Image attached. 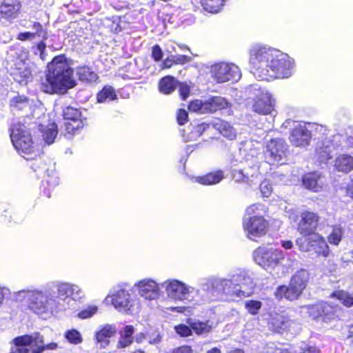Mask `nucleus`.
I'll list each match as a JSON object with an SVG mask.
<instances>
[{
	"label": "nucleus",
	"instance_id": "40",
	"mask_svg": "<svg viewBox=\"0 0 353 353\" xmlns=\"http://www.w3.org/2000/svg\"><path fill=\"white\" fill-rule=\"evenodd\" d=\"M190 327L192 331L193 330L198 335L208 333L211 330V326L206 322H192L190 323Z\"/></svg>",
	"mask_w": 353,
	"mask_h": 353
},
{
	"label": "nucleus",
	"instance_id": "50",
	"mask_svg": "<svg viewBox=\"0 0 353 353\" xmlns=\"http://www.w3.org/2000/svg\"><path fill=\"white\" fill-rule=\"evenodd\" d=\"M163 56V51L159 44H155L152 47L151 57L155 62L160 61Z\"/></svg>",
	"mask_w": 353,
	"mask_h": 353
},
{
	"label": "nucleus",
	"instance_id": "2",
	"mask_svg": "<svg viewBox=\"0 0 353 353\" xmlns=\"http://www.w3.org/2000/svg\"><path fill=\"white\" fill-rule=\"evenodd\" d=\"M10 130L12 143L18 153L26 159H32L37 149L30 130L23 123L17 122Z\"/></svg>",
	"mask_w": 353,
	"mask_h": 353
},
{
	"label": "nucleus",
	"instance_id": "17",
	"mask_svg": "<svg viewBox=\"0 0 353 353\" xmlns=\"http://www.w3.org/2000/svg\"><path fill=\"white\" fill-rule=\"evenodd\" d=\"M59 184V177L56 172L51 170L50 173L43 176L40 185V196L50 198L51 192Z\"/></svg>",
	"mask_w": 353,
	"mask_h": 353
},
{
	"label": "nucleus",
	"instance_id": "58",
	"mask_svg": "<svg viewBox=\"0 0 353 353\" xmlns=\"http://www.w3.org/2000/svg\"><path fill=\"white\" fill-rule=\"evenodd\" d=\"M134 332V328L133 325H128L123 327V333L121 334V335L123 336L127 337V338L133 339L132 334H133Z\"/></svg>",
	"mask_w": 353,
	"mask_h": 353
},
{
	"label": "nucleus",
	"instance_id": "3",
	"mask_svg": "<svg viewBox=\"0 0 353 353\" xmlns=\"http://www.w3.org/2000/svg\"><path fill=\"white\" fill-rule=\"evenodd\" d=\"M276 50L262 46H254L250 51V65L252 72L261 80L266 77L268 69L272 62Z\"/></svg>",
	"mask_w": 353,
	"mask_h": 353
},
{
	"label": "nucleus",
	"instance_id": "27",
	"mask_svg": "<svg viewBox=\"0 0 353 353\" xmlns=\"http://www.w3.org/2000/svg\"><path fill=\"white\" fill-rule=\"evenodd\" d=\"M319 176L316 172H307L302 176V184L307 190L319 192L322 187L319 183Z\"/></svg>",
	"mask_w": 353,
	"mask_h": 353
},
{
	"label": "nucleus",
	"instance_id": "34",
	"mask_svg": "<svg viewBox=\"0 0 353 353\" xmlns=\"http://www.w3.org/2000/svg\"><path fill=\"white\" fill-rule=\"evenodd\" d=\"M226 0H200L203 10L210 13H218L225 6Z\"/></svg>",
	"mask_w": 353,
	"mask_h": 353
},
{
	"label": "nucleus",
	"instance_id": "48",
	"mask_svg": "<svg viewBox=\"0 0 353 353\" xmlns=\"http://www.w3.org/2000/svg\"><path fill=\"white\" fill-rule=\"evenodd\" d=\"M316 154L321 161H325L332 159L330 150L327 149V147L325 148L323 147L317 148L316 149Z\"/></svg>",
	"mask_w": 353,
	"mask_h": 353
},
{
	"label": "nucleus",
	"instance_id": "12",
	"mask_svg": "<svg viewBox=\"0 0 353 353\" xmlns=\"http://www.w3.org/2000/svg\"><path fill=\"white\" fill-rule=\"evenodd\" d=\"M19 294H22L28 307L34 313L40 314L46 311L47 299L42 292L37 290H23L19 292Z\"/></svg>",
	"mask_w": 353,
	"mask_h": 353
},
{
	"label": "nucleus",
	"instance_id": "22",
	"mask_svg": "<svg viewBox=\"0 0 353 353\" xmlns=\"http://www.w3.org/2000/svg\"><path fill=\"white\" fill-rule=\"evenodd\" d=\"M238 284L234 283L230 280H223L220 283V286L223 294L226 296V299L232 300L234 297H245L246 294L244 291L238 289Z\"/></svg>",
	"mask_w": 353,
	"mask_h": 353
},
{
	"label": "nucleus",
	"instance_id": "7",
	"mask_svg": "<svg viewBox=\"0 0 353 353\" xmlns=\"http://www.w3.org/2000/svg\"><path fill=\"white\" fill-rule=\"evenodd\" d=\"M309 316L314 320H321L325 323L332 322L339 319L341 310L339 305L327 301H320L306 305Z\"/></svg>",
	"mask_w": 353,
	"mask_h": 353
},
{
	"label": "nucleus",
	"instance_id": "64",
	"mask_svg": "<svg viewBox=\"0 0 353 353\" xmlns=\"http://www.w3.org/2000/svg\"><path fill=\"white\" fill-rule=\"evenodd\" d=\"M261 193L263 194V196H269L270 192H271V190H270L268 187V185H265V186H261Z\"/></svg>",
	"mask_w": 353,
	"mask_h": 353
},
{
	"label": "nucleus",
	"instance_id": "43",
	"mask_svg": "<svg viewBox=\"0 0 353 353\" xmlns=\"http://www.w3.org/2000/svg\"><path fill=\"white\" fill-rule=\"evenodd\" d=\"M189 111L199 114H205L204 101L200 99L191 101L188 106Z\"/></svg>",
	"mask_w": 353,
	"mask_h": 353
},
{
	"label": "nucleus",
	"instance_id": "49",
	"mask_svg": "<svg viewBox=\"0 0 353 353\" xmlns=\"http://www.w3.org/2000/svg\"><path fill=\"white\" fill-rule=\"evenodd\" d=\"M97 307L95 305L89 306L88 308L82 310L79 312L78 316L81 319H88L91 317L97 312Z\"/></svg>",
	"mask_w": 353,
	"mask_h": 353
},
{
	"label": "nucleus",
	"instance_id": "32",
	"mask_svg": "<svg viewBox=\"0 0 353 353\" xmlns=\"http://www.w3.org/2000/svg\"><path fill=\"white\" fill-rule=\"evenodd\" d=\"M12 77L16 82L21 85H26L31 79L32 72L27 67H19L16 68L13 71Z\"/></svg>",
	"mask_w": 353,
	"mask_h": 353
},
{
	"label": "nucleus",
	"instance_id": "4",
	"mask_svg": "<svg viewBox=\"0 0 353 353\" xmlns=\"http://www.w3.org/2000/svg\"><path fill=\"white\" fill-rule=\"evenodd\" d=\"M309 279L310 273L307 270L301 269L296 271L292 276L288 285H282L276 288V296L290 301L298 299L306 288Z\"/></svg>",
	"mask_w": 353,
	"mask_h": 353
},
{
	"label": "nucleus",
	"instance_id": "54",
	"mask_svg": "<svg viewBox=\"0 0 353 353\" xmlns=\"http://www.w3.org/2000/svg\"><path fill=\"white\" fill-rule=\"evenodd\" d=\"M28 99L26 97L17 96L13 97L10 101V105L14 108H18L20 103H27Z\"/></svg>",
	"mask_w": 353,
	"mask_h": 353
},
{
	"label": "nucleus",
	"instance_id": "63",
	"mask_svg": "<svg viewBox=\"0 0 353 353\" xmlns=\"http://www.w3.org/2000/svg\"><path fill=\"white\" fill-rule=\"evenodd\" d=\"M208 126L209 125L205 123L198 124L195 126L196 132L201 134Z\"/></svg>",
	"mask_w": 353,
	"mask_h": 353
},
{
	"label": "nucleus",
	"instance_id": "39",
	"mask_svg": "<svg viewBox=\"0 0 353 353\" xmlns=\"http://www.w3.org/2000/svg\"><path fill=\"white\" fill-rule=\"evenodd\" d=\"M58 134L57 127L54 123H52L43 132V137L48 145L52 144Z\"/></svg>",
	"mask_w": 353,
	"mask_h": 353
},
{
	"label": "nucleus",
	"instance_id": "8",
	"mask_svg": "<svg viewBox=\"0 0 353 353\" xmlns=\"http://www.w3.org/2000/svg\"><path fill=\"white\" fill-rule=\"evenodd\" d=\"M294 221L297 232L302 236L301 237H305L317 232L321 216L317 212L304 210L296 216Z\"/></svg>",
	"mask_w": 353,
	"mask_h": 353
},
{
	"label": "nucleus",
	"instance_id": "51",
	"mask_svg": "<svg viewBox=\"0 0 353 353\" xmlns=\"http://www.w3.org/2000/svg\"><path fill=\"white\" fill-rule=\"evenodd\" d=\"M188 120V112L183 109H179L176 112V121L180 125H184Z\"/></svg>",
	"mask_w": 353,
	"mask_h": 353
},
{
	"label": "nucleus",
	"instance_id": "59",
	"mask_svg": "<svg viewBox=\"0 0 353 353\" xmlns=\"http://www.w3.org/2000/svg\"><path fill=\"white\" fill-rule=\"evenodd\" d=\"M174 64L173 59L172 56H169L166 57L162 62L161 66L163 69L165 68H170L172 66H173Z\"/></svg>",
	"mask_w": 353,
	"mask_h": 353
},
{
	"label": "nucleus",
	"instance_id": "23",
	"mask_svg": "<svg viewBox=\"0 0 353 353\" xmlns=\"http://www.w3.org/2000/svg\"><path fill=\"white\" fill-rule=\"evenodd\" d=\"M224 178V172L221 170H217L199 176L196 181L203 185H212L220 183Z\"/></svg>",
	"mask_w": 353,
	"mask_h": 353
},
{
	"label": "nucleus",
	"instance_id": "21",
	"mask_svg": "<svg viewBox=\"0 0 353 353\" xmlns=\"http://www.w3.org/2000/svg\"><path fill=\"white\" fill-rule=\"evenodd\" d=\"M228 101L221 97L214 96L210 97L208 100L204 101L205 114L214 113L224 110L228 107Z\"/></svg>",
	"mask_w": 353,
	"mask_h": 353
},
{
	"label": "nucleus",
	"instance_id": "11",
	"mask_svg": "<svg viewBox=\"0 0 353 353\" xmlns=\"http://www.w3.org/2000/svg\"><path fill=\"white\" fill-rule=\"evenodd\" d=\"M212 77L216 83L236 81L240 77V71L234 64L219 63L212 67Z\"/></svg>",
	"mask_w": 353,
	"mask_h": 353
},
{
	"label": "nucleus",
	"instance_id": "44",
	"mask_svg": "<svg viewBox=\"0 0 353 353\" xmlns=\"http://www.w3.org/2000/svg\"><path fill=\"white\" fill-rule=\"evenodd\" d=\"M65 339L72 344H79L82 341L81 334L76 330H68L65 333Z\"/></svg>",
	"mask_w": 353,
	"mask_h": 353
},
{
	"label": "nucleus",
	"instance_id": "10",
	"mask_svg": "<svg viewBox=\"0 0 353 353\" xmlns=\"http://www.w3.org/2000/svg\"><path fill=\"white\" fill-rule=\"evenodd\" d=\"M255 261L265 269L276 267L281 260H283V252L278 249H265L257 248L253 254Z\"/></svg>",
	"mask_w": 353,
	"mask_h": 353
},
{
	"label": "nucleus",
	"instance_id": "26",
	"mask_svg": "<svg viewBox=\"0 0 353 353\" xmlns=\"http://www.w3.org/2000/svg\"><path fill=\"white\" fill-rule=\"evenodd\" d=\"M334 167L339 172H350L353 170V157L347 154H339L334 161Z\"/></svg>",
	"mask_w": 353,
	"mask_h": 353
},
{
	"label": "nucleus",
	"instance_id": "38",
	"mask_svg": "<svg viewBox=\"0 0 353 353\" xmlns=\"http://www.w3.org/2000/svg\"><path fill=\"white\" fill-rule=\"evenodd\" d=\"M63 117L65 121L83 119L80 110L72 106H68L63 110Z\"/></svg>",
	"mask_w": 353,
	"mask_h": 353
},
{
	"label": "nucleus",
	"instance_id": "57",
	"mask_svg": "<svg viewBox=\"0 0 353 353\" xmlns=\"http://www.w3.org/2000/svg\"><path fill=\"white\" fill-rule=\"evenodd\" d=\"M345 196L347 197L349 201H353V179L344 188Z\"/></svg>",
	"mask_w": 353,
	"mask_h": 353
},
{
	"label": "nucleus",
	"instance_id": "47",
	"mask_svg": "<svg viewBox=\"0 0 353 353\" xmlns=\"http://www.w3.org/2000/svg\"><path fill=\"white\" fill-rule=\"evenodd\" d=\"M175 331L179 335L183 337L190 336L192 334L190 325L188 326L183 323L175 326Z\"/></svg>",
	"mask_w": 353,
	"mask_h": 353
},
{
	"label": "nucleus",
	"instance_id": "19",
	"mask_svg": "<svg viewBox=\"0 0 353 353\" xmlns=\"http://www.w3.org/2000/svg\"><path fill=\"white\" fill-rule=\"evenodd\" d=\"M293 321L289 316L283 313L276 314L270 320V325L275 332L283 333L290 330Z\"/></svg>",
	"mask_w": 353,
	"mask_h": 353
},
{
	"label": "nucleus",
	"instance_id": "24",
	"mask_svg": "<svg viewBox=\"0 0 353 353\" xmlns=\"http://www.w3.org/2000/svg\"><path fill=\"white\" fill-rule=\"evenodd\" d=\"M76 74L80 81L86 83H94L99 79L97 74L91 67L86 65L77 66L76 68Z\"/></svg>",
	"mask_w": 353,
	"mask_h": 353
},
{
	"label": "nucleus",
	"instance_id": "1",
	"mask_svg": "<svg viewBox=\"0 0 353 353\" xmlns=\"http://www.w3.org/2000/svg\"><path fill=\"white\" fill-rule=\"evenodd\" d=\"M73 74L74 70L70 66L65 54L55 56L51 61L46 80L41 83V89L50 94H65L68 90L77 85Z\"/></svg>",
	"mask_w": 353,
	"mask_h": 353
},
{
	"label": "nucleus",
	"instance_id": "33",
	"mask_svg": "<svg viewBox=\"0 0 353 353\" xmlns=\"http://www.w3.org/2000/svg\"><path fill=\"white\" fill-rule=\"evenodd\" d=\"M214 126L223 136L230 139L235 138V130L228 122L223 120H219L214 123Z\"/></svg>",
	"mask_w": 353,
	"mask_h": 353
},
{
	"label": "nucleus",
	"instance_id": "46",
	"mask_svg": "<svg viewBox=\"0 0 353 353\" xmlns=\"http://www.w3.org/2000/svg\"><path fill=\"white\" fill-rule=\"evenodd\" d=\"M36 335L38 336L37 341L41 344L39 345L41 349L44 352L45 350H54L58 348V344L55 342H51L47 344H43L44 340L43 336L40 334V333L37 332Z\"/></svg>",
	"mask_w": 353,
	"mask_h": 353
},
{
	"label": "nucleus",
	"instance_id": "20",
	"mask_svg": "<svg viewBox=\"0 0 353 353\" xmlns=\"http://www.w3.org/2000/svg\"><path fill=\"white\" fill-rule=\"evenodd\" d=\"M167 294L174 299L183 300L188 294V289L180 281L173 280L170 281L165 286Z\"/></svg>",
	"mask_w": 353,
	"mask_h": 353
},
{
	"label": "nucleus",
	"instance_id": "15",
	"mask_svg": "<svg viewBox=\"0 0 353 353\" xmlns=\"http://www.w3.org/2000/svg\"><path fill=\"white\" fill-rule=\"evenodd\" d=\"M288 145L281 139H272L268 143V152L274 162H279L286 157Z\"/></svg>",
	"mask_w": 353,
	"mask_h": 353
},
{
	"label": "nucleus",
	"instance_id": "30",
	"mask_svg": "<svg viewBox=\"0 0 353 353\" xmlns=\"http://www.w3.org/2000/svg\"><path fill=\"white\" fill-rule=\"evenodd\" d=\"M253 111L259 114L266 115L273 110V105L270 100L265 97H258L254 100L252 105Z\"/></svg>",
	"mask_w": 353,
	"mask_h": 353
},
{
	"label": "nucleus",
	"instance_id": "60",
	"mask_svg": "<svg viewBox=\"0 0 353 353\" xmlns=\"http://www.w3.org/2000/svg\"><path fill=\"white\" fill-rule=\"evenodd\" d=\"M300 353H320V350L314 346L307 345L302 348Z\"/></svg>",
	"mask_w": 353,
	"mask_h": 353
},
{
	"label": "nucleus",
	"instance_id": "9",
	"mask_svg": "<svg viewBox=\"0 0 353 353\" xmlns=\"http://www.w3.org/2000/svg\"><path fill=\"white\" fill-rule=\"evenodd\" d=\"M269 222L263 216H252L243 221V228L248 238L254 241L265 236L269 229Z\"/></svg>",
	"mask_w": 353,
	"mask_h": 353
},
{
	"label": "nucleus",
	"instance_id": "62",
	"mask_svg": "<svg viewBox=\"0 0 353 353\" xmlns=\"http://www.w3.org/2000/svg\"><path fill=\"white\" fill-rule=\"evenodd\" d=\"M45 41L46 40H43L42 39V40L40 41L39 42H38L36 45L37 49L40 52V56L41 57L46 50V44Z\"/></svg>",
	"mask_w": 353,
	"mask_h": 353
},
{
	"label": "nucleus",
	"instance_id": "16",
	"mask_svg": "<svg viewBox=\"0 0 353 353\" xmlns=\"http://www.w3.org/2000/svg\"><path fill=\"white\" fill-rule=\"evenodd\" d=\"M139 294L145 299H154L159 295V285L153 280L143 279L137 284Z\"/></svg>",
	"mask_w": 353,
	"mask_h": 353
},
{
	"label": "nucleus",
	"instance_id": "13",
	"mask_svg": "<svg viewBox=\"0 0 353 353\" xmlns=\"http://www.w3.org/2000/svg\"><path fill=\"white\" fill-rule=\"evenodd\" d=\"M112 304L121 313L132 314L134 307V300L130 293L125 289H120L113 294Z\"/></svg>",
	"mask_w": 353,
	"mask_h": 353
},
{
	"label": "nucleus",
	"instance_id": "37",
	"mask_svg": "<svg viewBox=\"0 0 353 353\" xmlns=\"http://www.w3.org/2000/svg\"><path fill=\"white\" fill-rule=\"evenodd\" d=\"M343 230L339 225H334L332 232L327 236L328 242L331 245H338L342 240Z\"/></svg>",
	"mask_w": 353,
	"mask_h": 353
},
{
	"label": "nucleus",
	"instance_id": "61",
	"mask_svg": "<svg viewBox=\"0 0 353 353\" xmlns=\"http://www.w3.org/2000/svg\"><path fill=\"white\" fill-rule=\"evenodd\" d=\"M4 212L6 213L5 214L3 215L4 221L7 223H11L12 222L13 216L15 217L17 216V214L8 212L6 209L4 210Z\"/></svg>",
	"mask_w": 353,
	"mask_h": 353
},
{
	"label": "nucleus",
	"instance_id": "25",
	"mask_svg": "<svg viewBox=\"0 0 353 353\" xmlns=\"http://www.w3.org/2000/svg\"><path fill=\"white\" fill-rule=\"evenodd\" d=\"M27 160L30 161V166L34 172L39 171L43 176L50 173L44 156L38 150L32 155V159Z\"/></svg>",
	"mask_w": 353,
	"mask_h": 353
},
{
	"label": "nucleus",
	"instance_id": "52",
	"mask_svg": "<svg viewBox=\"0 0 353 353\" xmlns=\"http://www.w3.org/2000/svg\"><path fill=\"white\" fill-rule=\"evenodd\" d=\"M179 93L181 99H186L190 95V89L189 85L186 83L179 82Z\"/></svg>",
	"mask_w": 353,
	"mask_h": 353
},
{
	"label": "nucleus",
	"instance_id": "41",
	"mask_svg": "<svg viewBox=\"0 0 353 353\" xmlns=\"http://www.w3.org/2000/svg\"><path fill=\"white\" fill-rule=\"evenodd\" d=\"M59 297H69L74 294V286L69 283H61L57 289Z\"/></svg>",
	"mask_w": 353,
	"mask_h": 353
},
{
	"label": "nucleus",
	"instance_id": "55",
	"mask_svg": "<svg viewBox=\"0 0 353 353\" xmlns=\"http://www.w3.org/2000/svg\"><path fill=\"white\" fill-rule=\"evenodd\" d=\"M35 38H36V37L34 36L33 32H19L17 35V39L21 41H27V40H32Z\"/></svg>",
	"mask_w": 353,
	"mask_h": 353
},
{
	"label": "nucleus",
	"instance_id": "35",
	"mask_svg": "<svg viewBox=\"0 0 353 353\" xmlns=\"http://www.w3.org/2000/svg\"><path fill=\"white\" fill-rule=\"evenodd\" d=\"M38 336H32L31 334H23L18 336L12 339V344L17 347V349L19 348H28V346L30 345L36 339Z\"/></svg>",
	"mask_w": 353,
	"mask_h": 353
},
{
	"label": "nucleus",
	"instance_id": "18",
	"mask_svg": "<svg viewBox=\"0 0 353 353\" xmlns=\"http://www.w3.org/2000/svg\"><path fill=\"white\" fill-rule=\"evenodd\" d=\"M21 8L18 0H3L0 4V17L5 19L15 18Z\"/></svg>",
	"mask_w": 353,
	"mask_h": 353
},
{
	"label": "nucleus",
	"instance_id": "28",
	"mask_svg": "<svg viewBox=\"0 0 353 353\" xmlns=\"http://www.w3.org/2000/svg\"><path fill=\"white\" fill-rule=\"evenodd\" d=\"M179 81L172 76L167 75L162 77L158 84L159 90L161 93L170 94L174 91Z\"/></svg>",
	"mask_w": 353,
	"mask_h": 353
},
{
	"label": "nucleus",
	"instance_id": "56",
	"mask_svg": "<svg viewBox=\"0 0 353 353\" xmlns=\"http://www.w3.org/2000/svg\"><path fill=\"white\" fill-rule=\"evenodd\" d=\"M133 342V339L127 338L121 335L120 339L117 343V347L119 348H124L130 345H131Z\"/></svg>",
	"mask_w": 353,
	"mask_h": 353
},
{
	"label": "nucleus",
	"instance_id": "42",
	"mask_svg": "<svg viewBox=\"0 0 353 353\" xmlns=\"http://www.w3.org/2000/svg\"><path fill=\"white\" fill-rule=\"evenodd\" d=\"M245 307L249 314L256 315L261 308L262 303L257 300H249L245 302Z\"/></svg>",
	"mask_w": 353,
	"mask_h": 353
},
{
	"label": "nucleus",
	"instance_id": "45",
	"mask_svg": "<svg viewBox=\"0 0 353 353\" xmlns=\"http://www.w3.org/2000/svg\"><path fill=\"white\" fill-rule=\"evenodd\" d=\"M32 28L35 30V32H33V34L36 37H41L43 40H46L48 39V32L43 28L41 23L39 21L33 22Z\"/></svg>",
	"mask_w": 353,
	"mask_h": 353
},
{
	"label": "nucleus",
	"instance_id": "5",
	"mask_svg": "<svg viewBox=\"0 0 353 353\" xmlns=\"http://www.w3.org/2000/svg\"><path fill=\"white\" fill-rule=\"evenodd\" d=\"M294 61L286 54L280 53L276 50L264 77V81H271L275 79L290 77L292 74Z\"/></svg>",
	"mask_w": 353,
	"mask_h": 353
},
{
	"label": "nucleus",
	"instance_id": "36",
	"mask_svg": "<svg viewBox=\"0 0 353 353\" xmlns=\"http://www.w3.org/2000/svg\"><path fill=\"white\" fill-rule=\"evenodd\" d=\"M117 99L114 89L110 85H105L97 94L99 103H103L107 100L113 101Z\"/></svg>",
	"mask_w": 353,
	"mask_h": 353
},
{
	"label": "nucleus",
	"instance_id": "31",
	"mask_svg": "<svg viewBox=\"0 0 353 353\" xmlns=\"http://www.w3.org/2000/svg\"><path fill=\"white\" fill-rule=\"evenodd\" d=\"M117 332L115 326L110 324L103 325L100 330L97 332L95 334L97 342L101 343V345L105 343L108 344V339L113 336Z\"/></svg>",
	"mask_w": 353,
	"mask_h": 353
},
{
	"label": "nucleus",
	"instance_id": "29",
	"mask_svg": "<svg viewBox=\"0 0 353 353\" xmlns=\"http://www.w3.org/2000/svg\"><path fill=\"white\" fill-rule=\"evenodd\" d=\"M85 125H87L86 119L65 121L64 123L65 133L70 136L79 134Z\"/></svg>",
	"mask_w": 353,
	"mask_h": 353
},
{
	"label": "nucleus",
	"instance_id": "53",
	"mask_svg": "<svg viewBox=\"0 0 353 353\" xmlns=\"http://www.w3.org/2000/svg\"><path fill=\"white\" fill-rule=\"evenodd\" d=\"M175 65H183L190 61L191 57L185 54L171 55Z\"/></svg>",
	"mask_w": 353,
	"mask_h": 353
},
{
	"label": "nucleus",
	"instance_id": "6",
	"mask_svg": "<svg viewBox=\"0 0 353 353\" xmlns=\"http://www.w3.org/2000/svg\"><path fill=\"white\" fill-rule=\"evenodd\" d=\"M296 245L300 251L313 252L317 256L326 258L330 253V247L325 239L319 232L297 238Z\"/></svg>",
	"mask_w": 353,
	"mask_h": 353
},
{
	"label": "nucleus",
	"instance_id": "14",
	"mask_svg": "<svg viewBox=\"0 0 353 353\" xmlns=\"http://www.w3.org/2000/svg\"><path fill=\"white\" fill-rule=\"evenodd\" d=\"M311 138V132L305 125L299 123L292 129L289 140L295 147H305L309 145Z\"/></svg>",
	"mask_w": 353,
	"mask_h": 353
}]
</instances>
